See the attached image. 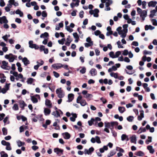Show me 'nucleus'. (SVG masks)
<instances>
[{"instance_id":"obj_36","label":"nucleus","mask_w":157,"mask_h":157,"mask_svg":"<svg viewBox=\"0 0 157 157\" xmlns=\"http://www.w3.org/2000/svg\"><path fill=\"white\" fill-rule=\"evenodd\" d=\"M0 154L1 157H8V155L5 153V151H2L1 152Z\"/></svg>"},{"instance_id":"obj_49","label":"nucleus","mask_w":157,"mask_h":157,"mask_svg":"<svg viewBox=\"0 0 157 157\" xmlns=\"http://www.w3.org/2000/svg\"><path fill=\"white\" fill-rule=\"evenodd\" d=\"M41 15L42 16L44 17H45L47 16V13L45 10L42 11Z\"/></svg>"},{"instance_id":"obj_25","label":"nucleus","mask_w":157,"mask_h":157,"mask_svg":"<svg viewBox=\"0 0 157 157\" xmlns=\"http://www.w3.org/2000/svg\"><path fill=\"white\" fill-rule=\"evenodd\" d=\"M156 12L155 10H153L150 11L151 14L149 15V17L150 18H152L155 15V13Z\"/></svg>"},{"instance_id":"obj_17","label":"nucleus","mask_w":157,"mask_h":157,"mask_svg":"<svg viewBox=\"0 0 157 157\" xmlns=\"http://www.w3.org/2000/svg\"><path fill=\"white\" fill-rule=\"evenodd\" d=\"M123 30H120L118 32L119 35H121V37L122 38H125L126 36V33H125L124 32L123 33Z\"/></svg>"},{"instance_id":"obj_28","label":"nucleus","mask_w":157,"mask_h":157,"mask_svg":"<svg viewBox=\"0 0 157 157\" xmlns=\"http://www.w3.org/2000/svg\"><path fill=\"white\" fill-rule=\"evenodd\" d=\"M2 144L4 146H9L10 145V143L9 142H6L4 140H2L1 141Z\"/></svg>"},{"instance_id":"obj_53","label":"nucleus","mask_w":157,"mask_h":157,"mask_svg":"<svg viewBox=\"0 0 157 157\" xmlns=\"http://www.w3.org/2000/svg\"><path fill=\"white\" fill-rule=\"evenodd\" d=\"M73 35L75 39H79V36L77 33H73Z\"/></svg>"},{"instance_id":"obj_40","label":"nucleus","mask_w":157,"mask_h":157,"mask_svg":"<svg viewBox=\"0 0 157 157\" xmlns=\"http://www.w3.org/2000/svg\"><path fill=\"white\" fill-rule=\"evenodd\" d=\"M14 0H9V4L7 5L8 6H10V7H11L12 5H13L14 3Z\"/></svg>"},{"instance_id":"obj_59","label":"nucleus","mask_w":157,"mask_h":157,"mask_svg":"<svg viewBox=\"0 0 157 157\" xmlns=\"http://www.w3.org/2000/svg\"><path fill=\"white\" fill-rule=\"evenodd\" d=\"M94 149L93 147H91L89 148L88 150L89 155L91 154L94 151Z\"/></svg>"},{"instance_id":"obj_38","label":"nucleus","mask_w":157,"mask_h":157,"mask_svg":"<svg viewBox=\"0 0 157 157\" xmlns=\"http://www.w3.org/2000/svg\"><path fill=\"white\" fill-rule=\"evenodd\" d=\"M2 131L3 132V134L4 135H6L7 134V129L5 128H2Z\"/></svg>"},{"instance_id":"obj_35","label":"nucleus","mask_w":157,"mask_h":157,"mask_svg":"<svg viewBox=\"0 0 157 157\" xmlns=\"http://www.w3.org/2000/svg\"><path fill=\"white\" fill-rule=\"evenodd\" d=\"M17 145L18 147H20L22 146H24L25 144V143L24 142H22L21 141L19 140L17 142Z\"/></svg>"},{"instance_id":"obj_7","label":"nucleus","mask_w":157,"mask_h":157,"mask_svg":"<svg viewBox=\"0 0 157 157\" xmlns=\"http://www.w3.org/2000/svg\"><path fill=\"white\" fill-rule=\"evenodd\" d=\"M63 138L66 139H69L71 137L70 134L67 132H65L62 134Z\"/></svg>"},{"instance_id":"obj_16","label":"nucleus","mask_w":157,"mask_h":157,"mask_svg":"<svg viewBox=\"0 0 157 157\" xmlns=\"http://www.w3.org/2000/svg\"><path fill=\"white\" fill-rule=\"evenodd\" d=\"M51 111V110L47 108H45L44 110V113L45 116H48L50 114Z\"/></svg>"},{"instance_id":"obj_54","label":"nucleus","mask_w":157,"mask_h":157,"mask_svg":"<svg viewBox=\"0 0 157 157\" xmlns=\"http://www.w3.org/2000/svg\"><path fill=\"white\" fill-rule=\"evenodd\" d=\"M116 150L117 151L119 150L120 152L124 153V150L122 148L120 147H117Z\"/></svg>"},{"instance_id":"obj_8","label":"nucleus","mask_w":157,"mask_h":157,"mask_svg":"<svg viewBox=\"0 0 157 157\" xmlns=\"http://www.w3.org/2000/svg\"><path fill=\"white\" fill-rule=\"evenodd\" d=\"M22 61L25 66H27L30 64V61L26 57H25L23 58Z\"/></svg>"},{"instance_id":"obj_19","label":"nucleus","mask_w":157,"mask_h":157,"mask_svg":"<svg viewBox=\"0 0 157 157\" xmlns=\"http://www.w3.org/2000/svg\"><path fill=\"white\" fill-rule=\"evenodd\" d=\"M118 110L120 113H122L125 111V109L124 107L119 106Z\"/></svg>"},{"instance_id":"obj_22","label":"nucleus","mask_w":157,"mask_h":157,"mask_svg":"<svg viewBox=\"0 0 157 157\" xmlns=\"http://www.w3.org/2000/svg\"><path fill=\"white\" fill-rule=\"evenodd\" d=\"M128 25L127 24H125L123 25V31L125 33H127L128 32Z\"/></svg>"},{"instance_id":"obj_62","label":"nucleus","mask_w":157,"mask_h":157,"mask_svg":"<svg viewBox=\"0 0 157 157\" xmlns=\"http://www.w3.org/2000/svg\"><path fill=\"white\" fill-rule=\"evenodd\" d=\"M5 116V115L4 113H0V121H1L3 119L4 117Z\"/></svg>"},{"instance_id":"obj_9","label":"nucleus","mask_w":157,"mask_h":157,"mask_svg":"<svg viewBox=\"0 0 157 157\" xmlns=\"http://www.w3.org/2000/svg\"><path fill=\"white\" fill-rule=\"evenodd\" d=\"M74 98V95L72 94H70L68 95V100L67 101L70 102L72 101Z\"/></svg>"},{"instance_id":"obj_64","label":"nucleus","mask_w":157,"mask_h":157,"mask_svg":"<svg viewBox=\"0 0 157 157\" xmlns=\"http://www.w3.org/2000/svg\"><path fill=\"white\" fill-rule=\"evenodd\" d=\"M128 50H124L122 53L123 55L124 56H127L128 54Z\"/></svg>"},{"instance_id":"obj_3","label":"nucleus","mask_w":157,"mask_h":157,"mask_svg":"<svg viewBox=\"0 0 157 157\" xmlns=\"http://www.w3.org/2000/svg\"><path fill=\"white\" fill-rule=\"evenodd\" d=\"M2 65H1V67L4 69L5 70H9L10 68V67L8 66L7 65L8 64V63L7 62L5 61H2Z\"/></svg>"},{"instance_id":"obj_30","label":"nucleus","mask_w":157,"mask_h":157,"mask_svg":"<svg viewBox=\"0 0 157 157\" xmlns=\"http://www.w3.org/2000/svg\"><path fill=\"white\" fill-rule=\"evenodd\" d=\"M31 100L32 102L35 103L37 102L38 100L34 96H31Z\"/></svg>"},{"instance_id":"obj_12","label":"nucleus","mask_w":157,"mask_h":157,"mask_svg":"<svg viewBox=\"0 0 157 157\" xmlns=\"http://www.w3.org/2000/svg\"><path fill=\"white\" fill-rule=\"evenodd\" d=\"M90 73L92 76L97 75V72L95 69L92 68L90 71Z\"/></svg>"},{"instance_id":"obj_24","label":"nucleus","mask_w":157,"mask_h":157,"mask_svg":"<svg viewBox=\"0 0 157 157\" xmlns=\"http://www.w3.org/2000/svg\"><path fill=\"white\" fill-rule=\"evenodd\" d=\"M77 117V115L76 113H74L73 114V116L70 117V120L73 122H74L75 121V118Z\"/></svg>"},{"instance_id":"obj_33","label":"nucleus","mask_w":157,"mask_h":157,"mask_svg":"<svg viewBox=\"0 0 157 157\" xmlns=\"http://www.w3.org/2000/svg\"><path fill=\"white\" fill-rule=\"evenodd\" d=\"M105 127L108 128H110L111 126V122H109L107 121L105 122L104 123Z\"/></svg>"},{"instance_id":"obj_21","label":"nucleus","mask_w":157,"mask_h":157,"mask_svg":"<svg viewBox=\"0 0 157 157\" xmlns=\"http://www.w3.org/2000/svg\"><path fill=\"white\" fill-rule=\"evenodd\" d=\"M147 149L149 150V152L151 154H153L154 152V150L153 149L152 146L151 145L147 146Z\"/></svg>"},{"instance_id":"obj_23","label":"nucleus","mask_w":157,"mask_h":157,"mask_svg":"<svg viewBox=\"0 0 157 157\" xmlns=\"http://www.w3.org/2000/svg\"><path fill=\"white\" fill-rule=\"evenodd\" d=\"M15 13L16 14H19L21 17H22L23 16V13L18 9L16 11Z\"/></svg>"},{"instance_id":"obj_13","label":"nucleus","mask_w":157,"mask_h":157,"mask_svg":"<svg viewBox=\"0 0 157 157\" xmlns=\"http://www.w3.org/2000/svg\"><path fill=\"white\" fill-rule=\"evenodd\" d=\"M45 104L46 106L49 108H51L52 107V103L51 101L49 99H46V100Z\"/></svg>"},{"instance_id":"obj_61","label":"nucleus","mask_w":157,"mask_h":157,"mask_svg":"<svg viewBox=\"0 0 157 157\" xmlns=\"http://www.w3.org/2000/svg\"><path fill=\"white\" fill-rule=\"evenodd\" d=\"M100 100L103 102L104 104H105L107 102L106 100L103 97L101 98Z\"/></svg>"},{"instance_id":"obj_2","label":"nucleus","mask_w":157,"mask_h":157,"mask_svg":"<svg viewBox=\"0 0 157 157\" xmlns=\"http://www.w3.org/2000/svg\"><path fill=\"white\" fill-rule=\"evenodd\" d=\"M33 42L32 40L29 41V47L32 48H34L35 49H38L39 48V46L36 44H33Z\"/></svg>"},{"instance_id":"obj_34","label":"nucleus","mask_w":157,"mask_h":157,"mask_svg":"<svg viewBox=\"0 0 157 157\" xmlns=\"http://www.w3.org/2000/svg\"><path fill=\"white\" fill-rule=\"evenodd\" d=\"M116 153V152L114 151H111L107 155L108 157H110L114 155Z\"/></svg>"},{"instance_id":"obj_32","label":"nucleus","mask_w":157,"mask_h":157,"mask_svg":"<svg viewBox=\"0 0 157 157\" xmlns=\"http://www.w3.org/2000/svg\"><path fill=\"white\" fill-rule=\"evenodd\" d=\"M113 1L112 0H108L106 2H105V6L106 7H108V6H109L110 5L112 4L113 3Z\"/></svg>"},{"instance_id":"obj_20","label":"nucleus","mask_w":157,"mask_h":157,"mask_svg":"<svg viewBox=\"0 0 157 157\" xmlns=\"http://www.w3.org/2000/svg\"><path fill=\"white\" fill-rule=\"evenodd\" d=\"M79 102L80 103H80L81 105L82 106H84L87 105V103L86 101L83 99H82L81 100V101H80Z\"/></svg>"},{"instance_id":"obj_60","label":"nucleus","mask_w":157,"mask_h":157,"mask_svg":"<svg viewBox=\"0 0 157 157\" xmlns=\"http://www.w3.org/2000/svg\"><path fill=\"white\" fill-rule=\"evenodd\" d=\"M54 75L55 77L56 78H58L59 76V74L57 72H56L55 71H53V72Z\"/></svg>"},{"instance_id":"obj_18","label":"nucleus","mask_w":157,"mask_h":157,"mask_svg":"<svg viewBox=\"0 0 157 157\" xmlns=\"http://www.w3.org/2000/svg\"><path fill=\"white\" fill-rule=\"evenodd\" d=\"M93 11L94 16L95 17H98L99 16L98 13L99 12V10L98 9H95Z\"/></svg>"},{"instance_id":"obj_63","label":"nucleus","mask_w":157,"mask_h":157,"mask_svg":"<svg viewBox=\"0 0 157 157\" xmlns=\"http://www.w3.org/2000/svg\"><path fill=\"white\" fill-rule=\"evenodd\" d=\"M0 6L2 7L4 6L5 5V3L3 0H0Z\"/></svg>"},{"instance_id":"obj_45","label":"nucleus","mask_w":157,"mask_h":157,"mask_svg":"<svg viewBox=\"0 0 157 157\" xmlns=\"http://www.w3.org/2000/svg\"><path fill=\"white\" fill-rule=\"evenodd\" d=\"M57 67H56V69H58L61 67H63V65L60 63H56Z\"/></svg>"},{"instance_id":"obj_11","label":"nucleus","mask_w":157,"mask_h":157,"mask_svg":"<svg viewBox=\"0 0 157 157\" xmlns=\"http://www.w3.org/2000/svg\"><path fill=\"white\" fill-rule=\"evenodd\" d=\"M130 142L131 143H136V138L135 135H133L130 138Z\"/></svg>"},{"instance_id":"obj_51","label":"nucleus","mask_w":157,"mask_h":157,"mask_svg":"<svg viewBox=\"0 0 157 157\" xmlns=\"http://www.w3.org/2000/svg\"><path fill=\"white\" fill-rule=\"evenodd\" d=\"M118 123L117 121L111 122V127L114 126V125H118Z\"/></svg>"},{"instance_id":"obj_39","label":"nucleus","mask_w":157,"mask_h":157,"mask_svg":"<svg viewBox=\"0 0 157 157\" xmlns=\"http://www.w3.org/2000/svg\"><path fill=\"white\" fill-rule=\"evenodd\" d=\"M95 120L93 118H91L90 120L88 121V123L89 126H91L94 121Z\"/></svg>"},{"instance_id":"obj_52","label":"nucleus","mask_w":157,"mask_h":157,"mask_svg":"<svg viewBox=\"0 0 157 157\" xmlns=\"http://www.w3.org/2000/svg\"><path fill=\"white\" fill-rule=\"evenodd\" d=\"M127 135L125 134H123L121 136V140L122 141H124L126 140Z\"/></svg>"},{"instance_id":"obj_37","label":"nucleus","mask_w":157,"mask_h":157,"mask_svg":"<svg viewBox=\"0 0 157 157\" xmlns=\"http://www.w3.org/2000/svg\"><path fill=\"white\" fill-rule=\"evenodd\" d=\"M134 118L133 116H130L127 118V120L129 122H132L134 119Z\"/></svg>"},{"instance_id":"obj_29","label":"nucleus","mask_w":157,"mask_h":157,"mask_svg":"<svg viewBox=\"0 0 157 157\" xmlns=\"http://www.w3.org/2000/svg\"><path fill=\"white\" fill-rule=\"evenodd\" d=\"M49 36V34L47 32H45L42 33L40 36V37L41 38H44V37H47Z\"/></svg>"},{"instance_id":"obj_43","label":"nucleus","mask_w":157,"mask_h":157,"mask_svg":"<svg viewBox=\"0 0 157 157\" xmlns=\"http://www.w3.org/2000/svg\"><path fill=\"white\" fill-rule=\"evenodd\" d=\"M148 138L149 140H147L145 141V143L147 144H148L149 142H151V136H148Z\"/></svg>"},{"instance_id":"obj_6","label":"nucleus","mask_w":157,"mask_h":157,"mask_svg":"<svg viewBox=\"0 0 157 157\" xmlns=\"http://www.w3.org/2000/svg\"><path fill=\"white\" fill-rule=\"evenodd\" d=\"M2 22L5 24H6L8 22L6 17L5 16L0 17V23L2 24Z\"/></svg>"},{"instance_id":"obj_4","label":"nucleus","mask_w":157,"mask_h":157,"mask_svg":"<svg viewBox=\"0 0 157 157\" xmlns=\"http://www.w3.org/2000/svg\"><path fill=\"white\" fill-rule=\"evenodd\" d=\"M20 107L21 108L22 110L24 109V107L26 106V104L23 100L20 101H19Z\"/></svg>"},{"instance_id":"obj_42","label":"nucleus","mask_w":157,"mask_h":157,"mask_svg":"<svg viewBox=\"0 0 157 157\" xmlns=\"http://www.w3.org/2000/svg\"><path fill=\"white\" fill-rule=\"evenodd\" d=\"M86 41L90 44H93V41H91V39L90 37H89L86 38Z\"/></svg>"},{"instance_id":"obj_44","label":"nucleus","mask_w":157,"mask_h":157,"mask_svg":"<svg viewBox=\"0 0 157 157\" xmlns=\"http://www.w3.org/2000/svg\"><path fill=\"white\" fill-rule=\"evenodd\" d=\"M95 138L96 139V141L97 143L98 144H100L101 143V142L100 140V138L99 136H95Z\"/></svg>"},{"instance_id":"obj_46","label":"nucleus","mask_w":157,"mask_h":157,"mask_svg":"<svg viewBox=\"0 0 157 157\" xmlns=\"http://www.w3.org/2000/svg\"><path fill=\"white\" fill-rule=\"evenodd\" d=\"M86 69L85 67H83L82 69L80 70V72L82 74H84L86 72Z\"/></svg>"},{"instance_id":"obj_10","label":"nucleus","mask_w":157,"mask_h":157,"mask_svg":"<svg viewBox=\"0 0 157 157\" xmlns=\"http://www.w3.org/2000/svg\"><path fill=\"white\" fill-rule=\"evenodd\" d=\"M157 4L156 1H153L150 2L148 4V6L149 7H154Z\"/></svg>"},{"instance_id":"obj_27","label":"nucleus","mask_w":157,"mask_h":157,"mask_svg":"<svg viewBox=\"0 0 157 157\" xmlns=\"http://www.w3.org/2000/svg\"><path fill=\"white\" fill-rule=\"evenodd\" d=\"M34 80H35V79L32 78H28L27 82L28 84H31Z\"/></svg>"},{"instance_id":"obj_47","label":"nucleus","mask_w":157,"mask_h":157,"mask_svg":"<svg viewBox=\"0 0 157 157\" xmlns=\"http://www.w3.org/2000/svg\"><path fill=\"white\" fill-rule=\"evenodd\" d=\"M121 54V52L120 51H118L117 52L115 53V55L114 56V58H116L118 57Z\"/></svg>"},{"instance_id":"obj_56","label":"nucleus","mask_w":157,"mask_h":157,"mask_svg":"<svg viewBox=\"0 0 157 157\" xmlns=\"http://www.w3.org/2000/svg\"><path fill=\"white\" fill-rule=\"evenodd\" d=\"M66 29L67 31L70 33H71L73 31V29H71L69 26H66Z\"/></svg>"},{"instance_id":"obj_31","label":"nucleus","mask_w":157,"mask_h":157,"mask_svg":"<svg viewBox=\"0 0 157 157\" xmlns=\"http://www.w3.org/2000/svg\"><path fill=\"white\" fill-rule=\"evenodd\" d=\"M147 15V11L146 10L142 11L141 13L140 14V17H146Z\"/></svg>"},{"instance_id":"obj_15","label":"nucleus","mask_w":157,"mask_h":157,"mask_svg":"<svg viewBox=\"0 0 157 157\" xmlns=\"http://www.w3.org/2000/svg\"><path fill=\"white\" fill-rule=\"evenodd\" d=\"M93 97L92 94L87 93L86 95L84 96V97L86 98L88 101H89L91 100Z\"/></svg>"},{"instance_id":"obj_5","label":"nucleus","mask_w":157,"mask_h":157,"mask_svg":"<svg viewBox=\"0 0 157 157\" xmlns=\"http://www.w3.org/2000/svg\"><path fill=\"white\" fill-rule=\"evenodd\" d=\"M54 151L57 155H59V154L62 155L63 154V149H60L58 148H54Z\"/></svg>"},{"instance_id":"obj_57","label":"nucleus","mask_w":157,"mask_h":157,"mask_svg":"<svg viewBox=\"0 0 157 157\" xmlns=\"http://www.w3.org/2000/svg\"><path fill=\"white\" fill-rule=\"evenodd\" d=\"M77 12V11L76 10H74L71 13V15L72 16H75L76 15V13Z\"/></svg>"},{"instance_id":"obj_1","label":"nucleus","mask_w":157,"mask_h":157,"mask_svg":"<svg viewBox=\"0 0 157 157\" xmlns=\"http://www.w3.org/2000/svg\"><path fill=\"white\" fill-rule=\"evenodd\" d=\"M56 93L57 94L58 97L60 98H63L64 96V93L62 90L61 88L57 89L56 90Z\"/></svg>"},{"instance_id":"obj_50","label":"nucleus","mask_w":157,"mask_h":157,"mask_svg":"<svg viewBox=\"0 0 157 157\" xmlns=\"http://www.w3.org/2000/svg\"><path fill=\"white\" fill-rule=\"evenodd\" d=\"M82 96L81 95H79L78 97L76 100V102L77 103H80L79 102L82 99Z\"/></svg>"},{"instance_id":"obj_26","label":"nucleus","mask_w":157,"mask_h":157,"mask_svg":"<svg viewBox=\"0 0 157 157\" xmlns=\"http://www.w3.org/2000/svg\"><path fill=\"white\" fill-rule=\"evenodd\" d=\"M146 131V129L145 128H143L141 127L138 131L137 132L139 134H140L142 132H145Z\"/></svg>"},{"instance_id":"obj_48","label":"nucleus","mask_w":157,"mask_h":157,"mask_svg":"<svg viewBox=\"0 0 157 157\" xmlns=\"http://www.w3.org/2000/svg\"><path fill=\"white\" fill-rule=\"evenodd\" d=\"M151 22L152 23V25H157V21L155 19H152L151 20Z\"/></svg>"},{"instance_id":"obj_14","label":"nucleus","mask_w":157,"mask_h":157,"mask_svg":"<svg viewBox=\"0 0 157 157\" xmlns=\"http://www.w3.org/2000/svg\"><path fill=\"white\" fill-rule=\"evenodd\" d=\"M135 155L137 156H143L144 155V153L142 151H139L135 153Z\"/></svg>"},{"instance_id":"obj_41","label":"nucleus","mask_w":157,"mask_h":157,"mask_svg":"<svg viewBox=\"0 0 157 157\" xmlns=\"http://www.w3.org/2000/svg\"><path fill=\"white\" fill-rule=\"evenodd\" d=\"M13 109L15 111L18 110L19 108L18 105L17 104H14L13 107Z\"/></svg>"},{"instance_id":"obj_55","label":"nucleus","mask_w":157,"mask_h":157,"mask_svg":"<svg viewBox=\"0 0 157 157\" xmlns=\"http://www.w3.org/2000/svg\"><path fill=\"white\" fill-rule=\"evenodd\" d=\"M143 53L144 55L147 54L151 55V52L148 51L146 50H144L143 52Z\"/></svg>"},{"instance_id":"obj_58","label":"nucleus","mask_w":157,"mask_h":157,"mask_svg":"<svg viewBox=\"0 0 157 157\" xmlns=\"http://www.w3.org/2000/svg\"><path fill=\"white\" fill-rule=\"evenodd\" d=\"M101 33V32L99 30H97L94 32V34L96 36L99 35Z\"/></svg>"}]
</instances>
